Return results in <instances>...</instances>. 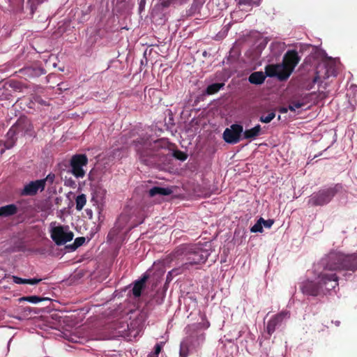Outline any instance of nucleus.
<instances>
[{
	"mask_svg": "<svg viewBox=\"0 0 357 357\" xmlns=\"http://www.w3.org/2000/svg\"><path fill=\"white\" fill-rule=\"evenodd\" d=\"M208 256V250L197 245L182 244L176 247L167 257L169 261H185L181 266L187 270L192 266L205 263Z\"/></svg>",
	"mask_w": 357,
	"mask_h": 357,
	"instance_id": "f257e3e1",
	"label": "nucleus"
},
{
	"mask_svg": "<svg viewBox=\"0 0 357 357\" xmlns=\"http://www.w3.org/2000/svg\"><path fill=\"white\" fill-rule=\"evenodd\" d=\"M174 144L165 139H160L153 142H146L142 149H138L141 158H151L155 162H164L165 157L171 153Z\"/></svg>",
	"mask_w": 357,
	"mask_h": 357,
	"instance_id": "f03ea898",
	"label": "nucleus"
},
{
	"mask_svg": "<svg viewBox=\"0 0 357 357\" xmlns=\"http://www.w3.org/2000/svg\"><path fill=\"white\" fill-rule=\"evenodd\" d=\"M325 269L354 272L357 270V255H345L341 252L330 253Z\"/></svg>",
	"mask_w": 357,
	"mask_h": 357,
	"instance_id": "7ed1b4c3",
	"label": "nucleus"
},
{
	"mask_svg": "<svg viewBox=\"0 0 357 357\" xmlns=\"http://www.w3.org/2000/svg\"><path fill=\"white\" fill-rule=\"evenodd\" d=\"M210 326V323H197L188 325L185 328L186 339H188L191 344L192 349L197 350L200 348L205 342L206 333L202 331L203 328H208Z\"/></svg>",
	"mask_w": 357,
	"mask_h": 357,
	"instance_id": "20e7f679",
	"label": "nucleus"
},
{
	"mask_svg": "<svg viewBox=\"0 0 357 357\" xmlns=\"http://www.w3.org/2000/svg\"><path fill=\"white\" fill-rule=\"evenodd\" d=\"M341 188L340 184H335L333 186L321 189L310 196L307 204L311 206L326 205L333 199Z\"/></svg>",
	"mask_w": 357,
	"mask_h": 357,
	"instance_id": "39448f33",
	"label": "nucleus"
},
{
	"mask_svg": "<svg viewBox=\"0 0 357 357\" xmlns=\"http://www.w3.org/2000/svg\"><path fill=\"white\" fill-rule=\"evenodd\" d=\"M152 271L153 269L151 268L147 270L140 279L135 282L134 287L131 290H143L146 287V282L151 285L152 289L155 288L165 271L162 268L151 275Z\"/></svg>",
	"mask_w": 357,
	"mask_h": 357,
	"instance_id": "423d86ee",
	"label": "nucleus"
},
{
	"mask_svg": "<svg viewBox=\"0 0 357 357\" xmlns=\"http://www.w3.org/2000/svg\"><path fill=\"white\" fill-rule=\"evenodd\" d=\"M74 234L68 226H56L51 230V238L57 245H62L73 240Z\"/></svg>",
	"mask_w": 357,
	"mask_h": 357,
	"instance_id": "0eeeda50",
	"label": "nucleus"
},
{
	"mask_svg": "<svg viewBox=\"0 0 357 357\" xmlns=\"http://www.w3.org/2000/svg\"><path fill=\"white\" fill-rule=\"evenodd\" d=\"M301 60L297 51L288 50L283 57L282 63L280 64L284 68V77H289L295 67Z\"/></svg>",
	"mask_w": 357,
	"mask_h": 357,
	"instance_id": "6e6552de",
	"label": "nucleus"
},
{
	"mask_svg": "<svg viewBox=\"0 0 357 357\" xmlns=\"http://www.w3.org/2000/svg\"><path fill=\"white\" fill-rule=\"evenodd\" d=\"M88 164V158L84 154H76L70 159L71 173L77 178L85 176L83 167Z\"/></svg>",
	"mask_w": 357,
	"mask_h": 357,
	"instance_id": "1a4fd4ad",
	"label": "nucleus"
},
{
	"mask_svg": "<svg viewBox=\"0 0 357 357\" xmlns=\"http://www.w3.org/2000/svg\"><path fill=\"white\" fill-rule=\"evenodd\" d=\"M319 286L312 287L310 290H319L324 289V290H333L338 286V277L335 273L327 274L321 273L319 277Z\"/></svg>",
	"mask_w": 357,
	"mask_h": 357,
	"instance_id": "9d476101",
	"label": "nucleus"
},
{
	"mask_svg": "<svg viewBox=\"0 0 357 357\" xmlns=\"http://www.w3.org/2000/svg\"><path fill=\"white\" fill-rule=\"evenodd\" d=\"M241 136H243V126L237 123L227 128L223 132L224 140L231 144L239 142L242 139Z\"/></svg>",
	"mask_w": 357,
	"mask_h": 357,
	"instance_id": "9b49d317",
	"label": "nucleus"
},
{
	"mask_svg": "<svg viewBox=\"0 0 357 357\" xmlns=\"http://www.w3.org/2000/svg\"><path fill=\"white\" fill-rule=\"evenodd\" d=\"M44 190V181L36 180L31 181L24 186V188L21 191V195L33 196L36 195L39 190L42 192Z\"/></svg>",
	"mask_w": 357,
	"mask_h": 357,
	"instance_id": "f8f14e48",
	"label": "nucleus"
},
{
	"mask_svg": "<svg viewBox=\"0 0 357 357\" xmlns=\"http://www.w3.org/2000/svg\"><path fill=\"white\" fill-rule=\"evenodd\" d=\"M12 127L16 134L21 136L28 134L32 129L30 121L25 116H20Z\"/></svg>",
	"mask_w": 357,
	"mask_h": 357,
	"instance_id": "ddd939ff",
	"label": "nucleus"
},
{
	"mask_svg": "<svg viewBox=\"0 0 357 357\" xmlns=\"http://www.w3.org/2000/svg\"><path fill=\"white\" fill-rule=\"evenodd\" d=\"M266 74L268 77H277L280 81H284L289 77H284V68L280 64L278 65H268L265 69Z\"/></svg>",
	"mask_w": 357,
	"mask_h": 357,
	"instance_id": "4468645a",
	"label": "nucleus"
},
{
	"mask_svg": "<svg viewBox=\"0 0 357 357\" xmlns=\"http://www.w3.org/2000/svg\"><path fill=\"white\" fill-rule=\"evenodd\" d=\"M261 127L259 124L255 126L250 129H246L245 131L243 130V139H248L252 141L255 139L257 137L262 134Z\"/></svg>",
	"mask_w": 357,
	"mask_h": 357,
	"instance_id": "2eb2a0df",
	"label": "nucleus"
},
{
	"mask_svg": "<svg viewBox=\"0 0 357 357\" xmlns=\"http://www.w3.org/2000/svg\"><path fill=\"white\" fill-rule=\"evenodd\" d=\"M191 350L192 349L190 341L184 337L180 343L179 356L188 357L190 354Z\"/></svg>",
	"mask_w": 357,
	"mask_h": 357,
	"instance_id": "dca6fc26",
	"label": "nucleus"
},
{
	"mask_svg": "<svg viewBox=\"0 0 357 357\" xmlns=\"http://www.w3.org/2000/svg\"><path fill=\"white\" fill-rule=\"evenodd\" d=\"M185 271L184 268H183L182 266L172 269L169 272H168L167 277H166V281L164 284L163 290H167V289L169 287V284L172 280L173 277L176 276L178 275L182 274L183 271Z\"/></svg>",
	"mask_w": 357,
	"mask_h": 357,
	"instance_id": "f3484780",
	"label": "nucleus"
},
{
	"mask_svg": "<svg viewBox=\"0 0 357 357\" xmlns=\"http://www.w3.org/2000/svg\"><path fill=\"white\" fill-rule=\"evenodd\" d=\"M172 193V190L169 188L153 187L149 191V195L151 197L156 195H169Z\"/></svg>",
	"mask_w": 357,
	"mask_h": 357,
	"instance_id": "a211bd4d",
	"label": "nucleus"
},
{
	"mask_svg": "<svg viewBox=\"0 0 357 357\" xmlns=\"http://www.w3.org/2000/svg\"><path fill=\"white\" fill-rule=\"evenodd\" d=\"M17 212L16 205L12 204L0 207V216L8 217L15 215Z\"/></svg>",
	"mask_w": 357,
	"mask_h": 357,
	"instance_id": "6ab92c4d",
	"label": "nucleus"
},
{
	"mask_svg": "<svg viewBox=\"0 0 357 357\" xmlns=\"http://www.w3.org/2000/svg\"><path fill=\"white\" fill-rule=\"evenodd\" d=\"M266 76L262 72L252 73L249 77V82L255 84H261L265 80Z\"/></svg>",
	"mask_w": 357,
	"mask_h": 357,
	"instance_id": "aec40b11",
	"label": "nucleus"
},
{
	"mask_svg": "<svg viewBox=\"0 0 357 357\" xmlns=\"http://www.w3.org/2000/svg\"><path fill=\"white\" fill-rule=\"evenodd\" d=\"M10 279L13 280V282L16 284H27L31 285L38 284L39 282L41 281L40 278L23 279L17 276H12Z\"/></svg>",
	"mask_w": 357,
	"mask_h": 357,
	"instance_id": "412c9836",
	"label": "nucleus"
},
{
	"mask_svg": "<svg viewBox=\"0 0 357 357\" xmlns=\"http://www.w3.org/2000/svg\"><path fill=\"white\" fill-rule=\"evenodd\" d=\"M122 218H123L121 217L119 219L118 222L116 224V226L114 228H112L108 233V234H107L108 241L113 240L119 234V232L121 231V229L123 228V226L120 225V222Z\"/></svg>",
	"mask_w": 357,
	"mask_h": 357,
	"instance_id": "4be33fe9",
	"label": "nucleus"
},
{
	"mask_svg": "<svg viewBox=\"0 0 357 357\" xmlns=\"http://www.w3.org/2000/svg\"><path fill=\"white\" fill-rule=\"evenodd\" d=\"M20 301H26L32 303H37L40 301H50L51 299L48 297H41L38 296H30L22 297L19 299Z\"/></svg>",
	"mask_w": 357,
	"mask_h": 357,
	"instance_id": "5701e85b",
	"label": "nucleus"
},
{
	"mask_svg": "<svg viewBox=\"0 0 357 357\" xmlns=\"http://www.w3.org/2000/svg\"><path fill=\"white\" fill-rule=\"evenodd\" d=\"M290 317V313L288 311H282L275 315H274L271 319L272 322L277 323V325L281 324L284 319Z\"/></svg>",
	"mask_w": 357,
	"mask_h": 357,
	"instance_id": "b1692460",
	"label": "nucleus"
},
{
	"mask_svg": "<svg viewBox=\"0 0 357 357\" xmlns=\"http://www.w3.org/2000/svg\"><path fill=\"white\" fill-rule=\"evenodd\" d=\"M16 141L13 139H6V141L0 140V153L3 154L6 149H10L14 146Z\"/></svg>",
	"mask_w": 357,
	"mask_h": 357,
	"instance_id": "393cba45",
	"label": "nucleus"
},
{
	"mask_svg": "<svg viewBox=\"0 0 357 357\" xmlns=\"http://www.w3.org/2000/svg\"><path fill=\"white\" fill-rule=\"evenodd\" d=\"M225 86L224 83H214L210 84L207 86L206 89V93L208 95H213L218 93L223 86Z\"/></svg>",
	"mask_w": 357,
	"mask_h": 357,
	"instance_id": "a878e982",
	"label": "nucleus"
},
{
	"mask_svg": "<svg viewBox=\"0 0 357 357\" xmlns=\"http://www.w3.org/2000/svg\"><path fill=\"white\" fill-rule=\"evenodd\" d=\"M76 209L81 211L86 203V197L84 194L78 195L75 199Z\"/></svg>",
	"mask_w": 357,
	"mask_h": 357,
	"instance_id": "bb28decb",
	"label": "nucleus"
},
{
	"mask_svg": "<svg viewBox=\"0 0 357 357\" xmlns=\"http://www.w3.org/2000/svg\"><path fill=\"white\" fill-rule=\"evenodd\" d=\"M19 73L22 75V76H24L26 77H31L36 75V70L32 67H26L22 68L19 70Z\"/></svg>",
	"mask_w": 357,
	"mask_h": 357,
	"instance_id": "cd10ccee",
	"label": "nucleus"
},
{
	"mask_svg": "<svg viewBox=\"0 0 357 357\" xmlns=\"http://www.w3.org/2000/svg\"><path fill=\"white\" fill-rule=\"evenodd\" d=\"M172 155L181 161H185L188 158V155L180 150H173Z\"/></svg>",
	"mask_w": 357,
	"mask_h": 357,
	"instance_id": "c85d7f7f",
	"label": "nucleus"
},
{
	"mask_svg": "<svg viewBox=\"0 0 357 357\" xmlns=\"http://www.w3.org/2000/svg\"><path fill=\"white\" fill-rule=\"evenodd\" d=\"M304 105L303 101L291 100L289 105V109L291 112H295L296 109H299Z\"/></svg>",
	"mask_w": 357,
	"mask_h": 357,
	"instance_id": "c756f323",
	"label": "nucleus"
},
{
	"mask_svg": "<svg viewBox=\"0 0 357 357\" xmlns=\"http://www.w3.org/2000/svg\"><path fill=\"white\" fill-rule=\"evenodd\" d=\"M9 86L10 88H12L14 91H22L24 88V84L16 80H10L9 82Z\"/></svg>",
	"mask_w": 357,
	"mask_h": 357,
	"instance_id": "7c9ffc66",
	"label": "nucleus"
},
{
	"mask_svg": "<svg viewBox=\"0 0 357 357\" xmlns=\"http://www.w3.org/2000/svg\"><path fill=\"white\" fill-rule=\"evenodd\" d=\"M278 326L277 323L272 322V320L270 319L266 326V332L268 334L269 336H271L276 329V327Z\"/></svg>",
	"mask_w": 357,
	"mask_h": 357,
	"instance_id": "2f4dec72",
	"label": "nucleus"
},
{
	"mask_svg": "<svg viewBox=\"0 0 357 357\" xmlns=\"http://www.w3.org/2000/svg\"><path fill=\"white\" fill-rule=\"evenodd\" d=\"M238 1V5L241 6H252V5L258 6L259 4V1H255L253 0H237Z\"/></svg>",
	"mask_w": 357,
	"mask_h": 357,
	"instance_id": "473e14b6",
	"label": "nucleus"
},
{
	"mask_svg": "<svg viewBox=\"0 0 357 357\" xmlns=\"http://www.w3.org/2000/svg\"><path fill=\"white\" fill-rule=\"evenodd\" d=\"M275 117L274 112L269 113L266 116H261L259 118V121L261 123H268Z\"/></svg>",
	"mask_w": 357,
	"mask_h": 357,
	"instance_id": "72a5a7b5",
	"label": "nucleus"
},
{
	"mask_svg": "<svg viewBox=\"0 0 357 357\" xmlns=\"http://www.w3.org/2000/svg\"><path fill=\"white\" fill-rule=\"evenodd\" d=\"M250 231L252 232L256 233V232H262L263 227L261 222H260V218L257 220V222L254 225V226L252 227Z\"/></svg>",
	"mask_w": 357,
	"mask_h": 357,
	"instance_id": "f704fd0d",
	"label": "nucleus"
},
{
	"mask_svg": "<svg viewBox=\"0 0 357 357\" xmlns=\"http://www.w3.org/2000/svg\"><path fill=\"white\" fill-rule=\"evenodd\" d=\"M17 136L18 135L16 134L15 128H13V127H11L6 134V139H13L15 141H17Z\"/></svg>",
	"mask_w": 357,
	"mask_h": 357,
	"instance_id": "c9c22d12",
	"label": "nucleus"
},
{
	"mask_svg": "<svg viewBox=\"0 0 357 357\" xmlns=\"http://www.w3.org/2000/svg\"><path fill=\"white\" fill-rule=\"evenodd\" d=\"M86 239L84 237H78V238H76L74 243H73V247L75 249L80 247L81 245H82L84 242H85Z\"/></svg>",
	"mask_w": 357,
	"mask_h": 357,
	"instance_id": "e433bc0d",
	"label": "nucleus"
},
{
	"mask_svg": "<svg viewBox=\"0 0 357 357\" xmlns=\"http://www.w3.org/2000/svg\"><path fill=\"white\" fill-rule=\"evenodd\" d=\"M260 222L266 228H271L274 223L273 219L264 220L262 218H260Z\"/></svg>",
	"mask_w": 357,
	"mask_h": 357,
	"instance_id": "4c0bfd02",
	"label": "nucleus"
},
{
	"mask_svg": "<svg viewBox=\"0 0 357 357\" xmlns=\"http://www.w3.org/2000/svg\"><path fill=\"white\" fill-rule=\"evenodd\" d=\"M55 178V175L54 174H49L46 178L43 179H40V181H44V188H45L46 182H49L50 184H52Z\"/></svg>",
	"mask_w": 357,
	"mask_h": 357,
	"instance_id": "58836bf2",
	"label": "nucleus"
},
{
	"mask_svg": "<svg viewBox=\"0 0 357 357\" xmlns=\"http://www.w3.org/2000/svg\"><path fill=\"white\" fill-rule=\"evenodd\" d=\"M162 347V342L157 343L155 346L154 354L152 357H158V354L160 353Z\"/></svg>",
	"mask_w": 357,
	"mask_h": 357,
	"instance_id": "ea45409f",
	"label": "nucleus"
},
{
	"mask_svg": "<svg viewBox=\"0 0 357 357\" xmlns=\"http://www.w3.org/2000/svg\"><path fill=\"white\" fill-rule=\"evenodd\" d=\"M288 109H289V107H281L279 109V112L280 113L284 114V113H287L288 112Z\"/></svg>",
	"mask_w": 357,
	"mask_h": 357,
	"instance_id": "a19ab883",
	"label": "nucleus"
},
{
	"mask_svg": "<svg viewBox=\"0 0 357 357\" xmlns=\"http://www.w3.org/2000/svg\"><path fill=\"white\" fill-rule=\"evenodd\" d=\"M133 295L135 298H139L142 296V291H132Z\"/></svg>",
	"mask_w": 357,
	"mask_h": 357,
	"instance_id": "79ce46f5",
	"label": "nucleus"
},
{
	"mask_svg": "<svg viewBox=\"0 0 357 357\" xmlns=\"http://www.w3.org/2000/svg\"><path fill=\"white\" fill-rule=\"evenodd\" d=\"M319 79V77L318 75L314 76V77L313 78V83L315 84L316 82H318Z\"/></svg>",
	"mask_w": 357,
	"mask_h": 357,
	"instance_id": "37998d69",
	"label": "nucleus"
},
{
	"mask_svg": "<svg viewBox=\"0 0 357 357\" xmlns=\"http://www.w3.org/2000/svg\"><path fill=\"white\" fill-rule=\"evenodd\" d=\"M307 293H310L311 292V294H309V295H311V296H317L318 294H317V291H307Z\"/></svg>",
	"mask_w": 357,
	"mask_h": 357,
	"instance_id": "c03bdc74",
	"label": "nucleus"
},
{
	"mask_svg": "<svg viewBox=\"0 0 357 357\" xmlns=\"http://www.w3.org/2000/svg\"><path fill=\"white\" fill-rule=\"evenodd\" d=\"M278 120L280 119V116L279 115L278 117Z\"/></svg>",
	"mask_w": 357,
	"mask_h": 357,
	"instance_id": "a18cd8bd",
	"label": "nucleus"
}]
</instances>
